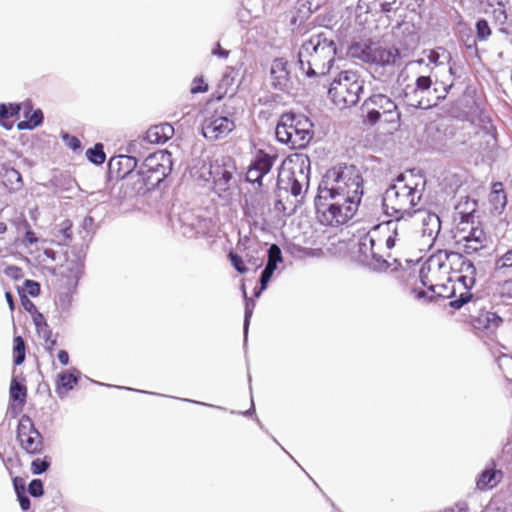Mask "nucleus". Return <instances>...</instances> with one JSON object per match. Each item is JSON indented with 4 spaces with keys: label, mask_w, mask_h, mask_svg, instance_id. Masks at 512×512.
<instances>
[{
    "label": "nucleus",
    "mask_w": 512,
    "mask_h": 512,
    "mask_svg": "<svg viewBox=\"0 0 512 512\" xmlns=\"http://www.w3.org/2000/svg\"><path fill=\"white\" fill-rule=\"evenodd\" d=\"M365 80L351 70L341 71L330 83L328 97L339 108L355 106L364 93Z\"/></svg>",
    "instance_id": "obj_7"
},
{
    "label": "nucleus",
    "mask_w": 512,
    "mask_h": 512,
    "mask_svg": "<svg viewBox=\"0 0 512 512\" xmlns=\"http://www.w3.org/2000/svg\"><path fill=\"white\" fill-rule=\"evenodd\" d=\"M351 227L352 226H329L330 229L324 231V233L327 234V239L332 245L337 243H346L351 241V231L349 230Z\"/></svg>",
    "instance_id": "obj_32"
},
{
    "label": "nucleus",
    "mask_w": 512,
    "mask_h": 512,
    "mask_svg": "<svg viewBox=\"0 0 512 512\" xmlns=\"http://www.w3.org/2000/svg\"><path fill=\"white\" fill-rule=\"evenodd\" d=\"M93 228L94 226H65L62 230L63 236L73 243L71 251L66 252L65 262L54 269L55 305L62 313H68L72 306L73 297L83 274L86 249L95 233Z\"/></svg>",
    "instance_id": "obj_1"
},
{
    "label": "nucleus",
    "mask_w": 512,
    "mask_h": 512,
    "mask_svg": "<svg viewBox=\"0 0 512 512\" xmlns=\"http://www.w3.org/2000/svg\"><path fill=\"white\" fill-rule=\"evenodd\" d=\"M267 260L276 264L283 261L281 249L278 245L272 244L267 250Z\"/></svg>",
    "instance_id": "obj_49"
},
{
    "label": "nucleus",
    "mask_w": 512,
    "mask_h": 512,
    "mask_svg": "<svg viewBox=\"0 0 512 512\" xmlns=\"http://www.w3.org/2000/svg\"><path fill=\"white\" fill-rule=\"evenodd\" d=\"M476 37L480 41H486L491 35L489 23L484 18H479L475 23Z\"/></svg>",
    "instance_id": "obj_44"
},
{
    "label": "nucleus",
    "mask_w": 512,
    "mask_h": 512,
    "mask_svg": "<svg viewBox=\"0 0 512 512\" xmlns=\"http://www.w3.org/2000/svg\"><path fill=\"white\" fill-rule=\"evenodd\" d=\"M235 160L229 155L214 156L209 164V175L213 182V191L223 199H229L237 188L234 177Z\"/></svg>",
    "instance_id": "obj_9"
},
{
    "label": "nucleus",
    "mask_w": 512,
    "mask_h": 512,
    "mask_svg": "<svg viewBox=\"0 0 512 512\" xmlns=\"http://www.w3.org/2000/svg\"><path fill=\"white\" fill-rule=\"evenodd\" d=\"M363 195V178L354 165L339 164L328 169L322 177L315 198L318 212L325 204L323 200L337 196L357 198Z\"/></svg>",
    "instance_id": "obj_3"
},
{
    "label": "nucleus",
    "mask_w": 512,
    "mask_h": 512,
    "mask_svg": "<svg viewBox=\"0 0 512 512\" xmlns=\"http://www.w3.org/2000/svg\"><path fill=\"white\" fill-rule=\"evenodd\" d=\"M234 93L231 94L228 101L223 106V114H213L206 117L202 123V135L209 141H216L225 138L235 128L232 116L237 114V102L234 98Z\"/></svg>",
    "instance_id": "obj_11"
},
{
    "label": "nucleus",
    "mask_w": 512,
    "mask_h": 512,
    "mask_svg": "<svg viewBox=\"0 0 512 512\" xmlns=\"http://www.w3.org/2000/svg\"><path fill=\"white\" fill-rule=\"evenodd\" d=\"M171 155L152 153L145 157L136 171L137 180L133 189L137 195H145L147 192L159 187L172 171Z\"/></svg>",
    "instance_id": "obj_6"
},
{
    "label": "nucleus",
    "mask_w": 512,
    "mask_h": 512,
    "mask_svg": "<svg viewBox=\"0 0 512 512\" xmlns=\"http://www.w3.org/2000/svg\"><path fill=\"white\" fill-rule=\"evenodd\" d=\"M478 201L469 196L461 197L454 207V220L459 217V224H474Z\"/></svg>",
    "instance_id": "obj_25"
},
{
    "label": "nucleus",
    "mask_w": 512,
    "mask_h": 512,
    "mask_svg": "<svg viewBox=\"0 0 512 512\" xmlns=\"http://www.w3.org/2000/svg\"><path fill=\"white\" fill-rule=\"evenodd\" d=\"M449 65V75L452 77V81L454 82L457 79H460L462 77V70L463 67L461 65H458L455 61L451 60L450 63H447Z\"/></svg>",
    "instance_id": "obj_57"
},
{
    "label": "nucleus",
    "mask_w": 512,
    "mask_h": 512,
    "mask_svg": "<svg viewBox=\"0 0 512 512\" xmlns=\"http://www.w3.org/2000/svg\"><path fill=\"white\" fill-rule=\"evenodd\" d=\"M23 116L25 119L17 123V129L20 131L33 130L40 126L44 121V114L42 110L39 108L33 110L31 103H25Z\"/></svg>",
    "instance_id": "obj_27"
},
{
    "label": "nucleus",
    "mask_w": 512,
    "mask_h": 512,
    "mask_svg": "<svg viewBox=\"0 0 512 512\" xmlns=\"http://www.w3.org/2000/svg\"><path fill=\"white\" fill-rule=\"evenodd\" d=\"M502 478V472L496 469H486L477 478L476 486L480 490L493 488Z\"/></svg>",
    "instance_id": "obj_30"
},
{
    "label": "nucleus",
    "mask_w": 512,
    "mask_h": 512,
    "mask_svg": "<svg viewBox=\"0 0 512 512\" xmlns=\"http://www.w3.org/2000/svg\"><path fill=\"white\" fill-rule=\"evenodd\" d=\"M423 55H425L428 61L435 66H441L450 63L452 60L451 53L444 47H436L434 49H424Z\"/></svg>",
    "instance_id": "obj_31"
},
{
    "label": "nucleus",
    "mask_w": 512,
    "mask_h": 512,
    "mask_svg": "<svg viewBox=\"0 0 512 512\" xmlns=\"http://www.w3.org/2000/svg\"><path fill=\"white\" fill-rule=\"evenodd\" d=\"M500 460L507 468L512 469V442H507L504 445Z\"/></svg>",
    "instance_id": "obj_53"
},
{
    "label": "nucleus",
    "mask_w": 512,
    "mask_h": 512,
    "mask_svg": "<svg viewBox=\"0 0 512 512\" xmlns=\"http://www.w3.org/2000/svg\"><path fill=\"white\" fill-rule=\"evenodd\" d=\"M418 184H390L382 196V208L385 215L392 217L378 224H391L405 216H412V208L421 199Z\"/></svg>",
    "instance_id": "obj_4"
},
{
    "label": "nucleus",
    "mask_w": 512,
    "mask_h": 512,
    "mask_svg": "<svg viewBox=\"0 0 512 512\" xmlns=\"http://www.w3.org/2000/svg\"><path fill=\"white\" fill-rule=\"evenodd\" d=\"M292 163L291 168L279 175L277 185L280 189H285L297 197L301 195L303 186H308L311 162L308 156L299 155Z\"/></svg>",
    "instance_id": "obj_13"
},
{
    "label": "nucleus",
    "mask_w": 512,
    "mask_h": 512,
    "mask_svg": "<svg viewBox=\"0 0 512 512\" xmlns=\"http://www.w3.org/2000/svg\"><path fill=\"white\" fill-rule=\"evenodd\" d=\"M412 216L421 224H442L440 216L429 209L420 208L412 210Z\"/></svg>",
    "instance_id": "obj_38"
},
{
    "label": "nucleus",
    "mask_w": 512,
    "mask_h": 512,
    "mask_svg": "<svg viewBox=\"0 0 512 512\" xmlns=\"http://www.w3.org/2000/svg\"><path fill=\"white\" fill-rule=\"evenodd\" d=\"M80 376V371L76 368L63 371L58 376L57 381V393L60 398L65 397L66 393L73 389L74 385L77 384Z\"/></svg>",
    "instance_id": "obj_28"
},
{
    "label": "nucleus",
    "mask_w": 512,
    "mask_h": 512,
    "mask_svg": "<svg viewBox=\"0 0 512 512\" xmlns=\"http://www.w3.org/2000/svg\"><path fill=\"white\" fill-rule=\"evenodd\" d=\"M4 272L12 279L18 280L23 277L22 269L14 265L6 267Z\"/></svg>",
    "instance_id": "obj_60"
},
{
    "label": "nucleus",
    "mask_w": 512,
    "mask_h": 512,
    "mask_svg": "<svg viewBox=\"0 0 512 512\" xmlns=\"http://www.w3.org/2000/svg\"><path fill=\"white\" fill-rule=\"evenodd\" d=\"M455 245L466 254H472L484 249L490 242V237L482 226H470V229L456 226L450 230Z\"/></svg>",
    "instance_id": "obj_14"
},
{
    "label": "nucleus",
    "mask_w": 512,
    "mask_h": 512,
    "mask_svg": "<svg viewBox=\"0 0 512 512\" xmlns=\"http://www.w3.org/2000/svg\"><path fill=\"white\" fill-rule=\"evenodd\" d=\"M400 58L401 55L398 48L383 47L380 44L373 42L367 64L374 66L375 72L382 69L388 73H394L395 64Z\"/></svg>",
    "instance_id": "obj_19"
},
{
    "label": "nucleus",
    "mask_w": 512,
    "mask_h": 512,
    "mask_svg": "<svg viewBox=\"0 0 512 512\" xmlns=\"http://www.w3.org/2000/svg\"><path fill=\"white\" fill-rule=\"evenodd\" d=\"M360 109L363 122L371 126L377 124L382 115L387 123H397L401 118L397 104L383 93H372L364 100Z\"/></svg>",
    "instance_id": "obj_10"
},
{
    "label": "nucleus",
    "mask_w": 512,
    "mask_h": 512,
    "mask_svg": "<svg viewBox=\"0 0 512 512\" xmlns=\"http://www.w3.org/2000/svg\"><path fill=\"white\" fill-rule=\"evenodd\" d=\"M233 82L234 78L230 74L225 73L223 75L218 85V89L224 91L219 96H217V100H221L224 97V95L228 92L229 87L233 85Z\"/></svg>",
    "instance_id": "obj_51"
},
{
    "label": "nucleus",
    "mask_w": 512,
    "mask_h": 512,
    "mask_svg": "<svg viewBox=\"0 0 512 512\" xmlns=\"http://www.w3.org/2000/svg\"><path fill=\"white\" fill-rule=\"evenodd\" d=\"M346 205H340L338 203L329 204L327 207L328 213L331 215V220L327 224H345L349 219L352 218L355 211L357 210L361 196L354 197H343Z\"/></svg>",
    "instance_id": "obj_22"
},
{
    "label": "nucleus",
    "mask_w": 512,
    "mask_h": 512,
    "mask_svg": "<svg viewBox=\"0 0 512 512\" xmlns=\"http://www.w3.org/2000/svg\"><path fill=\"white\" fill-rule=\"evenodd\" d=\"M372 43V39L353 40L347 47V56L367 64Z\"/></svg>",
    "instance_id": "obj_26"
},
{
    "label": "nucleus",
    "mask_w": 512,
    "mask_h": 512,
    "mask_svg": "<svg viewBox=\"0 0 512 512\" xmlns=\"http://www.w3.org/2000/svg\"><path fill=\"white\" fill-rule=\"evenodd\" d=\"M86 157L88 161L96 166L102 165L106 160V154L104 152V145L102 143H96L93 147L86 150Z\"/></svg>",
    "instance_id": "obj_40"
},
{
    "label": "nucleus",
    "mask_w": 512,
    "mask_h": 512,
    "mask_svg": "<svg viewBox=\"0 0 512 512\" xmlns=\"http://www.w3.org/2000/svg\"><path fill=\"white\" fill-rule=\"evenodd\" d=\"M211 54L216 56V57H219V58H222V59H226V58H228V56L230 54V51L227 50V49L222 48L220 43L217 42L215 44V46L213 47V49L211 51Z\"/></svg>",
    "instance_id": "obj_64"
},
{
    "label": "nucleus",
    "mask_w": 512,
    "mask_h": 512,
    "mask_svg": "<svg viewBox=\"0 0 512 512\" xmlns=\"http://www.w3.org/2000/svg\"><path fill=\"white\" fill-rule=\"evenodd\" d=\"M36 331H37L39 337H41L45 341V344H48L50 341V338L52 337V331L49 328V325L46 324L44 326H40V327L36 328Z\"/></svg>",
    "instance_id": "obj_62"
},
{
    "label": "nucleus",
    "mask_w": 512,
    "mask_h": 512,
    "mask_svg": "<svg viewBox=\"0 0 512 512\" xmlns=\"http://www.w3.org/2000/svg\"><path fill=\"white\" fill-rule=\"evenodd\" d=\"M433 81L429 75H420L416 78L414 85L407 84L401 91L400 96L408 106L420 109L432 107V101L428 98L432 94Z\"/></svg>",
    "instance_id": "obj_15"
},
{
    "label": "nucleus",
    "mask_w": 512,
    "mask_h": 512,
    "mask_svg": "<svg viewBox=\"0 0 512 512\" xmlns=\"http://www.w3.org/2000/svg\"><path fill=\"white\" fill-rule=\"evenodd\" d=\"M28 492L33 497H40L44 494L43 483L40 479H33L28 485Z\"/></svg>",
    "instance_id": "obj_52"
},
{
    "label": "nucleus",
    "mask_w": 512,
    "mask_h": 512,
    "mask_svg": "<svg viewBox=\"0 0 512 512\" xmlns=\"http://www.w3.org/2000/svg\"><path fill=\"white\" fill-rule=\"evenodd\" d=\"M21 105L18 103H2L0 104V125L6 129L11 128V124L7 125L4 123L5 120H8L14 116H17L20 113Z\"/></svg>",
    "instance_id": "obj_37"
},
{
    "label": "nucleus",
    "mask_w": 512,
    "mask_h": 512,
    "mask_svg": "<svg viewBox=\"0 0 512 512\" xmlns=\"http://www.w3.org/2000/svg\"><path fill=\"white\" fill-rule=\"evenodd\" d=\"M17 440L21 448L29 454H40L44 449L43 437L27 415H23L19 420Z\"/></svg>",
    "instance_id": "obj_16"
},
{
    "label": "nucleus",
    "mask_w": 512,
    "mask_h": 512,
    "mask_svg": "<svg viewBox=\"0 0 512 512\" xmlns=\"http://www.w3.org/2000/svg\"><path fill=\"white\" fill-rule=\"evenodd\" d=\"M276 159V154L258 149L246 172V181L261 188L263 178L271 171Z\"/></svg>",
    "instance_id": "obj_18"
},
{
    "label": "nucleus",
    "mask_w": 512,
    "mask_h": 512,
    "mask_svg": "<svg viewBox=\"0 0 512 512\" xmlns=\"http://www.w3.org/2000/svg\"><path fill=\"white\" fill-rule=\"evenodd\" d=\"M412 292L415 294V297L418 299V300H422V299H428L429 301L432 300L434 297H441V298H454L456 295H455V289L454 287L452 288H449L447 285H446V289H438L436 288V292H432L434 295L433 296H427V293L424 291V290H421V289H413Z\"/></svg>",
    "instance_id": "obj_39"
},
{
    "label": "nucleus",
    "mask_w": 512,
    "mask_h": 512,
    "mask_svg": "<svg viewBox=\"0 0 512 512\" xmlns=\"http://www.w3.org/2000/svg\"><path fill=\"white\" fill-rule=\"evenodd\" d=\"M61 139L65 143L67 147H69L72 151H79L82 148L81 141L78 137L71 135L68 132H61Z\"/></svg>",
    "instance_id": "obj_45"
},
{
    "label": "nucleus",
    "mask_w": 512,
    "mask_h": 512,
    "mask_svg": "<svg viewBox=\"0 0 512 512\" xmlns=\"http://www.w3.org/2000/svg\"><path fill=\"white\" fill-rule=\"evenodd\" d=\"M208 84L205 82L203 76H196L190 88L191 94L205 93L208 91Z\"/></svg>",
    "instance_id": "obj_48"
},
{
    "label": "nucleus",
    "mask_w": 512,
    "mask_h": 512,
    "mask_svg": "<svg viewBox=\"0 0 512 512\" xmlns=\"http://www.w3.org/2000/svg\"><path fill=\"white\" fill-rule=\"evenodd\" d=\"M420 282L430 292H436L438 289H446V284L443 282L447 280L452 281L449 276V268L447 264V256L445 253L439 251L431 255L421 266L419 271Z\"/></svg>",
    "instance_id": "obj_12"
},
{
    "label": "nucleus",
    "mask_w": 512,
    "mask_h": 512,
    "mask_svg": "<svg viewBox=\"0 0 512 512\" xmlns=\"http://www.w3.org/2000/svg\"><path fill=\"white\" fill-rule=\"evenodd\" d=\"M403 4V1L398 0L382 1L380 2V11L388 15L390 12H396Z\"/></svg>",
    "instance_id": "obj_50"
},
{
    "label": "nucleus",
    "mask_w": 512,
    "mask_h": 512,
    "mask_svg": "<svg viewBox=\"0 0 512 512\" xmlns=\"http://www.w3.org/2000/svg\"><path fill=\"white\" fill-rule=\"evenodd\" d=\"M297 251L303 254V257H322L324 252L321 248H305L300 247L299 245H295Z\"/></svg>",
    "instance_id": "obj_55"
},
{
    "label": "nucleus",
    "mask_w": 512,
    "mask_h": 512,
    "mask_svg": "<svg viewBox=\"0 0 512 512\" xmlns=\"http://www.w3.org/2000/svg\"><path fill=\"white\" fill-rule=\"evenodd\" d=\"M442 226H421L414 232L413 242L419 250H429L440 236Z\"/></svg>",
    "instance_id": "obj_24"
},
{
    "label": "nucleus",
    "mask_w": 512,
    "mask_h": 512,
    "mask_svg": "<svg viewBox=\"0 0 512 512\" xmlns=\"http://www.w3.org/2000/svg\"><path fill=\"white\" fill-rule=\"evenodd\" d=\"M489 201L493 206V211L500 214L507 204L506 193L501 182H495L492 185Z\"/></svg>",
    "instance_id": "obj_29"
},
{
    "label": "nucleus",
    "mask_w": 512,
    "mask_h": 512,
    "mask_svg": "<svg viewBox=\"0 0 512 512\" xmlns=\"http://www.w3.org/2000/svg\"><path fill=\"white\" fill-rule=\"evenodd\" d=\"M50 467V461L47 457L40 459L36 458L31 463V471L34 475H40L46 472Z\"/></svg>",
    "instance_id": "obj_46"
},
{
    "label": "nucleus",
    "mask_w": 512,
    "mask_h": 512,
    "mask_svg": "<svg viewBox=\"0 0 512 512\" xmlns=\"http://www.w3.org/2000/svg\"><path fill=\"white\" fill-rule=\"evenodd\" d=\"M14 358L15 365H21L25 360V342L21 336L14 338Z\"/></svg>",
    "instance_id": "obj_43"
},
{
    "label": "nucleus",
    "mask_w": 512,
    "mask_h": 512,
    "mask_svg": "<svg viewBox=\"0 0 512 512\" xmlns=\"http://www.w3.org/2000/svg\"><path fill=\"white\" fill-rule=\"evenodd\" d=\"M453 88V81L450 84H446L445 82L436 81L434 86H432V94L429 96V100L432 101V107L436 106L439 102L446 99L450 90Z\"/></svg>",
    "instance_id": "obj_35"
},
{
    "label": "nucleus",
    "mask_w": 512,
    "mask_h": 512,
    "mask_svg": "<svg viewBox=\"0 0 512 512\" xmlns=\"http://www.w3.org/2000/svg\"><path fill=\"white\" fill-rule=\"evenodd\" d=\"M337 42L325 32L304 39L296 51V66L307 78L326 76L335 63Z\"/></svg>",
    "instance_id": "obj_2"
},
{
    "label": "nucleus",
    "mask_w": 512,
    "mask_h": 512,
    "mask_svg": "<svg viewBox=\"0 0 512 512\" xmlns=\"http://www.w3.org/2000/svg\"><path fill=\"white\" fill-rule=\"evenodd\" d=\"M21 303L24 309L31 315L38 311L35 304L25 294H21Z\"/></svg>",
    "instance_id": "obj_63"
},
{
    "label": "nucleus",
    "mask_w": 512,
    "mask_h": 512,
    "mask_svg": "<svg viewBox=\"0 0 512 512\" xmlns=\"http://www.w3.org/2000/svg\"><path fill=\"white\" fill-rule=\"evenodd\" d=\"M243 295H244V298H245V314H244L243 330H244V340L246 341L247 340V335H248V328H249V324H250V319L252 317L253 310L255 308V302H254V300L249 299L247 297V293H246L244 288H243Z\"/></svg>",
    "instance_id": "obj_42"
},
{
    "label": "nucleus",
    "mask_w": 512,
    "mask_h": 512,
    "mask_svg": "<svg viewBox=\"0 0 512 512\" xmlns=\"http://www.w3.org/2000/svg\"><path fill=\"white\" fill-rule=\"evenodd\" d=\"M3 183L10 191H19L23 187L22 175L15 168H5Z\"/></svg>",
    "instance_id": "obj_33"
},
{
    "label": "nucleus",
    "mask_w": 512,
    "mask_h": 512,
    "mask_svg": "<svg viewBox=\"0 0 512 512\" xmlns=\"http://www.w3.org/2000/svg\"><path fill=\"white\" fill-rule=\"evenodd\" d=\"M228 257L232 266L237 272L240 274H245L248 272V268L245 266L243 258L240 255L231 251Z\"/></svg>",
    "instance_id": "obj_47"
},
{
    "label": "nucleus",
    "mask_w": 512,
    "mask_h": 512,
    "mask_svg": "<svg viewBox=\"0 0 512 512\" xmlns=\"http://www.w3.org/2000/svg\"><path fill=\"white\" fill-rule=\"evenodd\" d=\"M495 266L497 269L505 267H512V249L508 250L504 255L496 260Z\"/></svg>",
    "instance_id": "obj_56"
},
{
    "label": "nucleus",
    "mask_w": 512,
    "mask_h": 512,
    "mask_svg": "<svg viewBox=\"0 0 512 512\" xmlns=\"http://www.w3.org/2000/svg\"><path fill=\"white\" fill-rule=\"evenodd\" d=\"M313 135V123L309 117L293 111L282 114L275 129L276 139L292 149L306 148Z\"/></svg>",
    "instance_id": "obj_5"
},
{
    "label": "nucleus",
    "mask_w": 512,
    "mask_h": 512,
    "mask_svg": "<svg viewBox=\"0 0 512 512\" xmlns=\"http://www.w3.org/2000/svg\"><path fill=\"white\" fill-rule=\"evenodd\" d=\"M381 226H372L369 231L365 229H359L358 232V259L359 261L367 266L369 269L375 272H387L396 271L401 266L398 259H393L390 262L388 259H384L376 250V242L379 239V228Z\"/></svg>",
    "instance_id": "obj_8"
},
{
    "label": "nucleus",
    "mask_w": 512,
    "mask_h": 512,
    "mask_svg": "<svg viewBox=\"0 0 512 512\" xmlns=\"http://www.w3.org/2000/svg\"><path fill=\"white\" fill-rule=\"evenodd\" d=\"M10 399L18 402L20 409L24 405L27 397V388L24 384L20 383L16 378H13L10 384Z\"/></svg>",
    "instance_id": "obj_36"
},
{
    "label": "nucleus",
    "mask_w": 512,
    "mask_h": 512,
    "mask_svg": "<svg viewBox=\"0 0 512 512\" xmlns=\"http://www.w3.org/2000/svg\"><path fill=\"white\" fill-rule=\"evenodd\" d=\"M174 135V128L169 123H161L151 126L146 133L128 143L127 153H140L146 144H164Z\"/></svg>",
    "instance_id": "obj_17"
},
{
    "label": "nucleus",
    "mask_w": 512,
    "mask_h": 512,
    "mask_svg": "<svg viewBox=\"0 0 512 512\" xmlns=\"http://www.w3.org/2000/svg\"><path fill=\"white\" fill-rule=\"evenodd\" d=\"M486 322L488 328H497L502 323V318L494 312H487Z\"/></svg>",
    "instance_id": "obj_59"
},
{
    "label": "nucleus",
    "mask_w": 512,
    "mask_h": 512,
    "mask_svg": "<svg viewBox=\"0 0 512 512\" xmlns=\"http://www.w3.org/2000/svg\"><path fill=\"white\" fill-rule=\"evenodd\" d=\"M271 85L278 91H288L291 86L290 71L288 70V61L283 58H275L270 68Z\"/></svg>",
    "instance_id": "obj_23"
},
{
    "label": "nucleus",
    "mask_w": 512,
    "mask_h": 512,
    "mask_svg": "<svg viewBox=\"0 0 512 512\" xmlns=\"http://www.w3.org/2000/svg\"><path fill=\"white\" fill-rule=\"evenodd\" d=\"M499 291L503 297L512 298V279L502 282Z\"/></svg>",
    "instance_id": "obj_61"
},
{
    "label": "nucleus",
    "mask_w": 512,
    "mask_h": 512,
    "mask_svg": "<svg viewBox=\"0 0 512 512\" xmlns=\"http://www.w3.org/2000/svg\"><path fill=\"white\" fill-rule=\"evenodd\" d=\"M425 0H407L406 9L410 12L421 14Z\"/></svg>",
    "instance_id": "obj_58"
},
{
    "label": "nucleus",
    "mask_w": 512,
    "mask_h": 512,
    "mask_svg": "<svg viewBox=\"0 0 512 512\" xmlns=\"http://www.w3.org/2000/svg\"><path fill=\"white\" fill-rule=\"evenodd\" d=\"M140 153H128V155H117L110 158L108 162L109 172L114 174L116 178H136V171L139 168L138 161L141 158Z\"/></svg>",
    "instance_id": "obj_20"
},
{
    "label": "nucleus",
    "mask_w": 512,
    "mask_h": 512,
    "mask_svg": "<svg viewBox=\"0 0 512 512\" xmlns=\"http://www.w3.org/2000/svg\"><path fill=\"white\" fill-rule=\"evenodd\" d=\"M174 234L179 238L194 239L206 236L208 231L207 226H178V229L174 230Z\"/></svg>",
    "instance_id": "obj_34"
},
{
    "label": "nucleus",
    "mask_w": 512,
    "mask_h": 512,
    "mask_svg": "<svg viewBox=\"0 0 512 512\" xmlns=\"http://www.w3.org/2000/svg\"><path fill=\"white\" fill-rule=\"evenodd\" d=\"M24 291L32 296L36 297L40 294V284L34 280H25L24 282Z\"/></svg>",
    "instance_id": "obj_54"
},
{
    "label": "nucleus",
    "mask_w": 512,
    "mask_h": 512,
    "mask_svg": "<svg viewBox=\"0 0 512 512\" xmlns=\"http://www.w3.org/2000/svg\"><path fill=\"white\" fill-rule=\"evenodd\" d=\"M444 253L447 256L449 273L452 272L458 274L459 270H461L462 266L465 264L467 259L461 253L458 252Z\"/></svg>",
    "instance_id": "obj_41"
},
{
    "label": "nucleus",
    "mask_w": 512,
    "mask_h": 512,
    "mask_svg": "<svg viewBox=\"0 0 512 512\" xmlns=\"http://www.w3.org/2000/svg\"><path fill=\"white\" fill-rule=\"evenodd\" d=\"M457 281L466 291L462 292L458 298L450 301L449 305L454 309H460L472 298V294L469 290L476 282V268L470 260L467 259L461 270H459Z\"/></svg>",
    "instance_id": "obj_21"
}]
</instances>
